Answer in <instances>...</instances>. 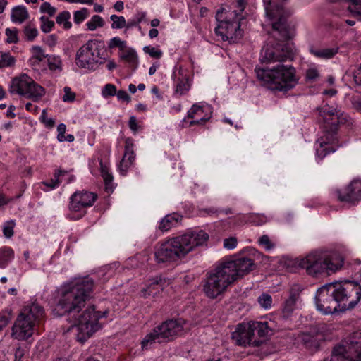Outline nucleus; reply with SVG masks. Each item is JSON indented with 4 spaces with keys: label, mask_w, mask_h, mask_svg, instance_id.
Returning <instances> with one entry per match:
<instances>
[{
    "label": "nucleus",
    "mask_w": 361,
    "mask_h": 361,
    "mask_svg": "<svg viewBox=\"0 0 361 361\" xmlns=\"http://www.w3.org/2000/svg\"><path fill=\"white\" fill-rule=\"evenodd\" d=\"M135 153L133 151H129V152H125V154L123 157V161H127L128 163H129V164H132L135 160Z\"/></svg>",
    "instance_id": "60"
},
{
    "label": "nucleus",
    "mask_w": 361,
    "mask_h": 361,
    "mask_svg": "<svg viewBox=\"0 0 361 361\" xmlns=\"http://www.w3.org/2000/svg\"><path fill=\"white\" fill-rule=\"evenodd\" d=\"M57 41V37L56 35H49L46 40L45 43L50 47H52L56 45Z\"/></svg>",
    "instance_id": "62"
},
{
    "label": "nucleus",
    "mask_w": 361,
    "mask_h": 361,
    "mask_svg": "<svg viewBox=\"0 0 361 361\" xmlns=\"http://www.w3.org/2000/svg\"><path fill=\"white\" fill-rule=\"evenodd\" d=\"M101 176L104 179L105 184V190L107 192H112L113 187V176L109 172V168L104 165L102 160H99Z\"/></svg>",
    "instance_id": "29"
},
{
    "label": "nucleus",
    "mask_w": 361,
    "mask_h": 361,
    "mask_svg": "<svg viewBox=\"0 0 361 361\" xmlns=\"http://www.w3.org/2000/svg\"><path fill=\"white\" fill-rule=\"evenodd\" d=\"M204 109L203 106H200L197 104H193L190 109L188 111V117L190 118H195L199 117L197 120H192L190 122L189 126H194L195 124L202 125L210 118V116H204L203 113Z\"/></svg>",
    "instance_id": "23"
},
{
    "label": "nucleus",
    "mask_w": 361,
    "mask_h": 361,
    "mask_svg": "<svg viewBox=\"0 0 361 361\" xmlns=\"http://www.w3.org/2000/svg\"><path fill=\"white\" fill-rule=\"evenodd\" d=\"M271 334L272 329L267 322H251L247 324H239L231 338L239 346L258 347Z\"/></svg>",
    "instance_id": "5"
},
{
    "label": "nucleus",
    "mask_w": 361,
    "mask_h": 361,
    "mask_svg": "<svg viewBox=\"0 0 361 361\" xmlns=\"http://www.w3.org/2000/svg\"><path fill=\"white\" fill-rule=\"evenodd\" d=\"M219 213H220V209H219L217 208H215L214 207H209V208H204V209H200V214L202 216H205L206 215H208V216L216 215V216H217Z\"/></svg>",
    "instance_id": "52"
},
{
    "label": "nucleus",
    "mask_w": 361,
    "mask_h": 361,
    "mask_svg": "<svg viewBox=\"0 0 361 361\" xmlns=\"http://www.w3.org/2000/svg\"><path fill=\"white\" fill-rule=\"evenodd\" d=\"M342 342H345L348 353L352 355L353 361H361V331L351 334Z\"/></svg>",
    "instance_id": "17"
},
{
    "label": "nucleus",
    "mask_w": 361,
    "mask_h": 361,
    "mask_svg": "<svg viewBox=\"0 0 361 361\" xmlns=\"http://www.w3.org/2000/svg\"><path fill=\"white\" fill-rule=\"evenodd\" d=\"M26 92H28V93L24 94L23 97L30 99L34 102H38L45 94V90L34 80H32V84L29 85Z\"/></svg>",
    "instance_id": "25"
},
{
    "label": "nucleus",
    "mask_w": 361,
    "mask_h": 361,
    "mask_svg": "<svg viewBox=\"0 0 361 361\" xmlns=\"http://www.w3.org/2000/svg\"><path fill=\"white\" fill-rule=\"evenodd\" d=\"M11 312H8L7 314H0V325L2 326V328L5 327L11 320Z\"/></svg>",
    "instance_id": "59"
},
{
    "label": "nucleus",
    "mask_w": 361,
    "mask_h": 361,
    "mask_svg": "<svg viewBox=\"0 0 361 361\" xmlns=\"http://www.w3.org/2000/svg\"><path fill=\"white\" fill-rule=\"evenodd\" d=\"M142 20V17L138 18L137 19H131L128 21L126 24V28L130 29L131 27L137 26Z\"/></svg>",
    "instance_id": "61"
},
{
    "label": "nucleus",
    "mask_w": 361,
    "mask_h": 361,
    "mask_svg": "<svg viewBox=\"0 0 361 361\" xmlns=\"http://www.w3.org/2000/svg\"><path fill=\"white\" fill-rule=\"evenodd\" d=\"M88 10L85 8H82L81 10L76 11L74 13V22L76 24H80L82 23L87 16Z\"/></svg>",
    "instance_id": "44"
},
{
    "label": "nucleus",
    "mask_w": 361,
    "mask_h": 361,
    "mask_svg": "<svg viewBox=\"0 0 361 361\" xmlns=\"http://www.w3.org/2000/svg\"><path fill=\"white\" fill-rule=\"evenodd\" d=\"M23 33L28 41H32L37 36L38 30L35 27L26 25L23 29Z\"/></svg>",
    "instance_id": "41"
},
{
    "label": "nucleus",
    "mask_w": 361,
    "mask_h": 361,
    "mask_svg": "<svg viewBox=\"0 0 361 361\" xmlns=\"http://www.w3.org/2000/svg\"><path fill=\"white\" fill-rule=\"evenodd\" d=\"M122 59L126 61L133 66V69L136 68L138 63V58L136 52L133 49L126 50L121 56Z\"/></svg>",
    "instance_id": "32"
},
{
    "label": "nucleus",
    "mask_w": 361,
    "mask_h": 361,
    "mask_svg": "<svg viewBox=\"0 0 361 361\" xmlns=\"http://www.w3.org/2000/svg\"><path fill=\"white\" fill-rule=\"evenodd\" d=\"M338 199L355 204L361 200V180L354 179L343 190L336 191Z\"/></svg>",
    "instance_id": "14"
},
{
    "label": "nucleus",
    "mask_w": 361,
    "mask_h": 361,
    "mask_svg": "<svg viewBox=\"0 0 361 361\" xmlns=\"http://www.w3.org/2000/svg\"><path fill=\"white\" fill-rule=\"evenodd\" d=\"M155 343H163L162 340L159 338V334L154 329L150 333L147 334L141 342L142 349L144 350L152 348Z\"/></svg>",
    "instance_id": "27"
},
{
    "label": "nucleus",
    "mask_w": 361,
    "mask_h": 361,
    "mask_svg": "<svg viewBox=\"0 0 361 361\" xmlns=\"http://www.w3.org/2000/svg\"><path fill=\"white\" fill-rule=\"evenodd\" d=\"M180 237H188L189 238L190 242L188 244L190 247V252L192 251L195 247L203 245L209 239V235L202 230L186 233L180 235Z\"/></svg>",
    "instance_id": "21"
},
{
    "label": "nucleus",
    "mask_w": 361,
    "mask_h": 361,
    "mask_svg": "<svg viewBox=\"0 0 361 361\" xmlns=\"http://www.w3.org/2000/svg\"><path fill=\"white\" fill-rule=\"evenodd\" d=\"M328 361H353L352 355L345 345V342H341L332 348L331 355L325 357Z\"/></svg>",
    "instance_id": "20"
},
{
    "label": "nucleus",
    "mask_w": 361,
    "mask_h": 361,
    "mask_svg": "<svg viewBox=\"0 0 361 361\" xmlns=\"http://www.w3.org/2000/svg\"><path fill=\"white\" fill-rule=\"evenodd\" d=\"M166 283V280L161 277L157 276L151 279L147 288L144 290L145 296L147 295L155 297L161 290H163Z\"/></svg>",
    "instance_id": "24"
},
{
    "label": "nucleus",
    "mask_w": 361,
    "mask_h": 361,
    "mask_svg": "<svg viewBox=\"0 0 361 361\" xmlns=\"http://www.w3.org/2000/svg\"><path fill=\"white\" fill-rule=\"evenodd\" d=\"M25 318H29L33 324L39 322L44 315V309L37 303H32L30 306L26 307L20 313Z\"/></svg>",
    "instance_id": "22"
},
{
    "label": "nucleus",
    "mask_w": 361,
    "mask_h": 361,
    "mask_svg": "<svg viewBox=\"0 0 361 361\" xmlns=\"http://www.w3.org/2000/svg\"><path fill=\"white\" fill-rule=\"evenodd\" d=\"M13 257V251L10 247L0 250V267L5 268L8 262Z\"/></svg>",
    "instance_id": "31"
},
{
    "label": "nucleus",
    "mask_w": 361,
    "mask_h": 361,
    "mask_svg": "<svg viewBox=\"0 0 361 361\" xmlns=\"http://www.w3.org/2000/svg\"><path fill=\"white\" fill-rule=\"evenodd\" d=\"M102 94L104 97L115 96L116 94V87L113 84H106L104 87Z\"/></svg>",
    "instance_id": "45"
},
{
    "label": "nucleus",
    "mask_w": 361,
    "mask_h": 361,
    "mask_svg": "<svg viewBox=\"0 0 361 361\" xmlns=\"http://www.w3.org/2000/svg\"><path fill=\"white\" fill-rule=\"evenodd\" d=\"M64 95L63 97V100L64 102H73L75 99V94L71 91V88L69 87H64Z\"/></svg>",
    "instance_id": "54"
},
{
    "label": "nucleus",
    "mask_w": 361,
    "mask_h": 361,
    "mask_svg": "<svg viewBox=\"0 0 361 361\" xmlns=\"http://www.w3.org/2000/svg\"><path fill=\"white\" fill-rule=\"evenodd\" d=\"M116 95L119 100L126 102L127 103H129L131 100L130 97L128 95L126 91L123 90H118V92L116 91Z\"/></svg>",
    "instance_id": "57"
},
{
    "label": "nucleus",
    "mask_w": 361,
    "mask_h": 361,
    "mask_svg": "<svg viewBox=\"0 0 361 361\" xmlns=\"http://www.w3.org/2000/svg\"><path fill=\"white\" fill-rule=\"evenodd\" d=\"M232 279L219 263L207 273L202 291L209 299H221L228 287L233 283Z\"/></svg>",
    "instance_id": "6"
},
{
    "label": "nucleus",
    "mask_w": 361,
    "mask_h": 361,
    "mask_svg": "<svg viewBox=\"0 0 361 361\" xmlns=\"http://www.w3.org/2000/svg\"><path fill=\"white\" fill-rule=\"evenodd\" d=\"M318 76V71L314 68H310L306 71L305 78L307 80H314Z\"/></svg>",
    "instance_id": "56"
},
{
    "label": "nucleus",
    "mask_w": 361,
    "mask_h": 361,
    "mask_svg": "<svg viewBox=\"0 0 361 361\" xmlns=\"http://www.w3.org/2000/svg\"><path fill=\"white\" fill-rule=\"evenodd\" d=\"M97 198V194L93 192H75L71 197L69 209L73 212H78L79 214L76 218L80 219L85 214V209L93 205Z\"/></svg>",
    "instance_id": "12"
},
{
    "label": "nucleus",
    "mask_w": 361,
    "mask_h": 361,
    "mask_svg": "<svg viewBox=\"0 0 361 361\" xmlns=\"http://www.w3.org/2000/svg\"><path fill=\"white\" fill-rule=\"evenodd\" d=\"M184 322L179 319H169L156 326L154 329L162 340L163 343H168L183 330Z\"/></svg>",
    "instance_id": "13"
},
{
    "label": "nucleus",
    "mask_w": 361,
    "mask_h": 361,
    "mask_svg": "<svg viewBox=\"0 0 361 361\" xmlns=\"http://www.w3.org/2000/svg\"><path fill=\"white\" fill-rule=\"evenodd\" d=\"M6 35L8 37L6 42L8 44H16L18 42V30L16 28H6L5 31Z\"/></svg>",
    "instance_id": "40"
},
{
    "label": "nucleus",
    "mask_w": 361,
    "mask_h": 361,
    "mask_svg": "<svg viewBox=\"0 0 361 361\" xmlns=\"http://www.w3.org/2000/svg\"><path fill=\"white\" fill-rule=\"evenodd\" d=\"M32 50L34 51L35 55L33 56V59L38 61H42L45 58H49V55L44 54L43 49L39 46H35L32 47Z\"/></svg>",
    "instance_id": "48"
},
{
    "label": "nucleus",
    "mask_w": 361,
    "mask_h": 361,
    "mask_svg": "<svg viewBox=\"0 0 361 361\" xmlns=\"http://www.w3.org/2000/svg\"><path fill=\"white\" fill-rule=\"evenodd\" d=\"M361 299V286L356 281L326 283L317 291L315 304L324 314L343 312L355 307Z\"/></svg>",
    "instance_id": "3"
},
{
    "label": "nucleus",
    "mask_w": 361,
    "mask_h": 361,
    "mask_svg": "<svg viewBox=\"0 0 361 361\" xmlns=\"http://www.w3.org/2000/svg\"><path fill=\"white\" fill-rule=\"evenodd\" d=\"M40 21L42 23L41 30L44 33L51 32L55 25L54 21L49 20V18L44 16L40 18Z\"/></svg>",
    "instance_id": "39"
},
{
    "label": "nucleus",
    "mask_w": 361,
    "mask_h": 361,
    "mask_svg": "<svg viewBox=\"0 0 361 361\" xmlns=\"http://www.w3.org/2000/svg\"><path fill=\"white\" fill-rule=\"evenodd\" d=\"M108 47L109 49L118 47L120 49L123 50L126 47V42L121 40L118 37H114L109 41Z\"/></svg>",
    "instance_id": "42"
},
{
    "label": "nucleus",
    "mask_w": 361,
    "mask_h": 361,
    "mask_svg": "<svg viewBox=\"0 0 361 361\" xmlns=\"http://www.w3.org/2000/svg\"><path fill=\"white\" fill-rule=\"evenodd\" d=\"M301 290L300 286L298 284H295L291 287L289 295L285 300L282 307L281 317L284 320H288L291 317L293 311L296 308L297 302L300 300Z\"/></svg>",
    "instance_id": "16"
},
{
    "label": "nucleus",
    "mask_w": 361,
    "mask_h": 361,
    "mask_svg": "<svg viewBox=\"0 0 361 361\" xmlns=\"http://www.w3.org/2000/svg\"><path fill=\"white\" fill-rule=\"evenodd\" d=\"M237 245V239L235 237L226 238L224 240V246L225 248L232 250Z\"/></svg>",
    "instance_id": "55"
},
{
    "label": "nucleus",
    "mask_w": 361,
    "mask_h": 361,
    "mask_svg": "<svg viewBox=\"0 0 361 361\" xmlns=\"http://www.w3.org/2000/svg\"><path fill=\"white\" fill-rule=\"evenodd\" d=\"M24 356V350L20 347L17 348L14 354V361H21Z\"/></svg>",
    "instance_id": "64"
},
{
    "label": "nucleus",
    "mask_w": 361,
    "mask_h": 361,
    "mask_svg": "<svg viewBox=\"0 0 361 361\" xmlns=\"http://www.w3.org/2000/svg\"><path fill=\"white\" fill-rule=\"evenodd\" d=\"M224 8L217 11L216 20L219 23L215 28V33L222 37L224 41L235 42L243 36V30L240 29V25L237 11H232L226 13V16H224Z\"/></svg>",
    "instance_id": "7"
},
{
    "label": "nucleus",
    "mask_w": 361,
    "mask_h": 361,
    "mask_svg": "<svg viewBox=\"0 0 361 361\" xmlns=\"http://www.w3.org/2000/svg\"><path fill=\"white\" fill-rule=\"evenodd\" d=\"M71 14L68 11H65L60 13L56 17V21L59 25H63V27L66 30H68L71 27L72 24L69 21Z\"/></svg>",
    "instance_id": "33"
},
{
    "label": "nucleus",
    "mask_w": 361,
    "mask_h": 361,
    "mask_svg": "<svg viewBox=\"0 0 361 361\" xmlns=\"http://www.w3.org/2000/svg\"><path fill=\"white\" fill-rule=\"evenodd\" d=\"M104 25V20L98 15L93 16L91 20L87 23V28L91 31L96 30L98 27H103Z\"/></svg>",
    "instance_id": "35"
},
{
    "label": "nucleus",
    "mask_w": 361,
    "mask_h": 361,
    "mask_svg": "<svg viewBox=\"0 0 361 361\" xmlns=\"http://www.w3.org/2000/svg\"><path fill=\"white\" fill-rule=\"evenodd\" d=\"M183 216L178 214L173 213L166 215L160 222L159 228L161 231H166L176 226L179 221L182 219Z\"/></svg>",
    "instance_id": "26"
},
{
    "label": "nucleus",
    "mask_w": 361,
    "mask_h": 361,
    "mask_svg": "<svg viewBox=\"0 0 361 361\" xmlns=\"http://www.w3.org/2000/svg\"><path fill=\"white\" fill-rule=\"evenodd\" d=\"M110 19L113 22L111 24L112 29H121L126 27V21L123 16H118L113 14L110 16Z\"/></svg>",
    "instance_id": "37"
},
{
    "label": "nucleus",
    "mask_w": 361,
    "mask_h": 361,
    "mask_svg": "<svg viewBox=\"0 0 361 361\" xmlns=\"http://www.w3.org/2000/svg\"><path fill=\"white\" fill-rule=\"evenodd\" d=\"M35 324L20 314L12 328V336L19 341H25L33 334Z\"/></svg>",
    "instance_id": "15"
},
{
    "label": "nucleus",
    "mask_w": 361,
    "mask_h": 361,
    "mask_svg": "<svg viewBox=\"0 0 361 361\" xmlns=\"http://www.w3.org/2000/svg\"><path fill=\"white\" fill-rule=\"evenodd\" d=\"M189 89V85L185 80H180L176 85V93L180 95L185 94Z\"/></svg>",
    "instance_id": "50"
},
{
    "label": "nucleus",
    "mask_w": 361,
    "mask_h": 361,
    "mask_svg": "<svg viewBox=\"0 0 361 361\" xmlns=\"http://www.w3.org/2000/svg\"><path fill=\"white\" fill-rule=\"evenodd\" d=\"M32 80H33L26 74L16 77L12 80L9 91L11 94H18L20 96H24V94L28 93L26 90L29 85L32 83Z\"/></svg>",
    "instance_id": "18"
},
{
    "label": "nucleus",
    "mask_w": 361,
    "mask_h": 361,
    "mask_svg": "<svg viewBox=\"0 0 361 361\" xmlns=\"http://www.w3.org/2000/svg\"><path fill=\"white\" fill-rule=\"evenodd\" d=\"M323 336L317 332H305L299 335L300 342L310 350H317L320 346Z\"/></svg>",
    "instance_id": "19"
},
{
    "label": "nucleus",
    "mask_w": 361,
    "mask_h": 361,
    "mask_svg": "<svg viewBox=\"0 0 361 361\" xmlns=\"http://www.w3.org/2000/svg\"><path fill=\"white\" fill-rule=\"evenodd\" d=\"M48 66L50 70L54 71L56 69H61V61L59 57H51L48 58Z\"/></svg>",
    "instance_id": "47"
},
{
    "label": "nucleus",
    "mask_w": 361,
    "mask_h": 361,
    "mask_svg": "<svg viewBox=\"0 0 361 361\" xmlns=\"http://www.w3.org/2000/svg\"><path fill=\"white\" fill-rule=\"evenodd\" d=\"M320 147L317 149V155L322 159L325 157L330 152H335V149L333 147H327V142L324 140L323 137L320 139L319 142Z\"/></svg>",
    "instance_id": "34"
},
{
    "label": "nucleus",
    "mask_w": 361,
    "mask_h": 361,
    "mask_svg": "<svg viewBox=\"0 0 361 361\" xmlns=\"http://www.w3.org/2000/svg\"><path fill=\"white\" fill-rule=\"evenodd\" d=\"M343 257L336 252L327 250H315L301 259L299 266L313 276L320 274L328 275L341 269L343 265Z\"/></svg>",
    "instance_id": "4"
},
{
    "label": "nucleus",
    "mask_w": 361,
    "mask_h": 361,
    "mask_svg": "<svg viewBox=\"0 0 361 361\" xmlns=\"http://www.w3.org/2000/svg\"><path fill=\"white\" fill-rule=\"evenodd\" d=\"M101 42L98 40H89L77 51L75 63L80 68L95 70L100 61Z\"/></svg>",
    "instance_id": "9"
},
{
    "label": "nucleus",
    "mask_w": 361,
    "mask_h": 361,
    "mask_svg": "<svg viewBox=\"0 0 361 361\" xmlns=\"http://www.w3.org/2000/svg\"><path fill=\"white\" fill-rule=\"evenodd\" d=\"M259 244L264 247L266 250H271L274 247V244L271 242L267 235H263L259 238Z\"/></svg>",
    "instance_id": "46"
},
{
    "label": "nucleus",
    "mask_w": 361,
    "mask_h": 361,
    "mask_svg": "<svg viewBox=\"0 0 361 361\" xmlns=\"http://www.w3.org/2000/svg\"><path fill=\"white\" fill-rule=\"evenodd\" d=\"M338 51V47L317 49L311 47L310 49V53L314 56L320 59H329L333 58Z\"/></svg>",
    "instance_id": "28"
},
{
    "label": "nucleus",
    "mask_w": 361,
    "mask_h": 361,
    "mask_svg": "<svg viewBox=\"0 0 361 361\" xmlns=\"http://www.w3.org/2000/svg\"><path fill=\"white\" fill-rule=\"evenodd\" d=\"M66 173L65 171H59L58 172H56L54 173V179H51L50 181L49 182H44V184L50 188L51 189H54L56 187H57L59 183H60V180H59V176L62 174H64Z\"/></svg>",
    "instance_id": "43"
},
{
    "label": "nucleus",
    "mask_w": 361,
    "mask_h": 361,
    "mask_svg": "<svg viewBox=\"0 0 361 361\" xmlns=\"http://www.w3.org/2000/svg\"><path fill=\"white\" fill-rule=\"evenodd\" d=\"M13 222L11 221L4 227V235L6 238H11L13 235Z\"/></svg>",
    "instance_id": "58"
},
{
    "label": "nucleus",
    "mask_w": 361,
    "mask_h": 361,
    "mask_svg": "<svg viewBox=\"0 0 361 361\" xmlns=\"http://www.w3.org/2000/svg\"><path fill=\"white\" fill-rule=\"evenodd\" d=\"M263 3L267 16L276 21L272 23L273 39L262 47L260 53L261 63L268 66L256 67L255 71L257 79L268 89L287 92L298 82L295 68L283 63L294 57L292 45L288 42L291 38L287 23L289 14L281 0H263Z\"/></svg>",
    "instance_id": "1"
},
{
    "label": "nucleus",
    "mask_w": 361,
    "mask_h": 361,
    "mask_svg": "<svg viewBox=\"0 0 361 361\" xmlns=\"http://www.w3.org/2000/svg\"><path fill=\"white\" fill-rule=\"evenodd\" d=\"M15 61V58L9 53H2L0 56V69L5 67L13 66Z\"/></svg>",
    "instance_id": "36"
},
{
    "label": "nucleus",
    "mask_w": 361,
    "mask_h": 361,
    "mask_svg": "<svg viewBox=\"0 0 361 361\" xmlns=\"http://www.w3.org/2000/svg\"><path fill=\"white\" fill-rule=\"evenodd\" d=\"M93 286L92 279L78 278L63 283L58 290L57 307L68 315L71 327L75 330L76 339L81 343L100 328L98 320L107 314L106 312H96L94 306L82 310L90 298Z\"/></svg>",
    "instance_id": "2"
},
{
    "label": "nucleus",
    "mask_w": 361,
    "mask_h": 361,
    "mask_svg": "<svg viewBox=\"0 0 361 361\" xmlns=\"http://www.w3.org/2000/svg\"><path fill=\"white\" fill-rule=\"evenodd\" d=\"M40 11L42 13H47L49 16H53L55 14L56 9L51 6L49 2H44L40 6Z\"/></svg>",
    "instance_id": "51"
},
{
    "label": "nucleus",
    "mask_w": 361,
    "mask_h": 361,
    "mask_svg": "<svg viewBox=\"0 0 361 361\" xmlns=\"http://www.w3.org/2000/svg\"><path fill=\"white\" fill-rule=\"evenodd\" d=\"M41 121L46 125V126L49 128H51L55 125V121L52 118H47V111L44 109L42 112V115L40 117Z\"/></svg>",
    "instance_id": "53"
},
{
    "label": "nucleus",
    "mask_w": 361,
    "mask_h": 361,
    "mask_svg": "<svg viewBox=\"0 0 361 361\" xmlns=\"http://www.w3.org/2000/svg\"><path fill=\"white\" fill-rule=\"evenodd\" d=\"M29 17L27 10L25 6H18L12 9L11 19L13 23H22Z\"/></svg>",
    "instance_id": "30"
},
{
    "label": "nucleus",
    "mask_w": 361,
    "mask_h": 361,
    "mask_svg": "<svg viewBox=\"0 0 361 361\" xmlns=\"http://www.w3.org/2000/svg\"><path fill=\"white\" fill-rule=\"evenodd\" d=\"M143 50L145 53L149 54L152 57L155 59H159L162 56L161 51L158 50L155 47L151 46L145 47Z\"/></svg>",
    "instance_id": "49"
},
{
    "label": "nucleus",
    "mask_w": 361,
    "mask_h": 361,
    "mask_svg": "<svg viewBox=\"0 0 361 361\" xmlns=\"http://www.w3.org/2000/svg\"><path fill=\"white\" fill-rule=\"evenodd\" d=\"M319 117L322 120L324 130L333 137L338 129L340 124L345 123L347 121L346 115L336 108L325 104L322 107L317 108Z\"/></svg>",
    "instance_id": "10"
},
{
    "label": "nucleus",
    "mask_w": 361,
    "mask_h": 361,
    "mask_svg": "<svg viewBox=\"0 0 361 361\" xmlns=\"http://www.w3.org/2000/svg\"><path fill=\"white\" fill-rule=\"evenodd\" d=\"M223 268L232 277L233 283L255 269V264L249 257H242L233 260L221 262Z\"/></svg>",
    "instance_id": "11"
},
{
    "label": "nucleus",
    "mask_w": 361,
    "mask_h": 361,
    "mask_svg": "<svg viewBox=\"0 0 361 361\" xmlns=\"http://www.w3.org/2000/svg\"><path fill=\"white\" fill-rule=\"evenodd\" d=\"M257 301L260 306L264 309H270L272 305V298L269 294L262 293L257 298Z\"/></svg>",
    "instance_id": "38"
},
{
    "label": "nucleus",
    "mask_w": 361,
    "mask_h": 361,
    "mask_svg": "<svg viewBox=\"0 0 361 361\" xmlns=\"http://www.w3.org/2000/svg\"><path fill=\"white\" fill-rule=\"evenodd\" d=\"M130 165L127 161H123L122 159L118 166L121 173L125 175Z\"/></svg>",
    "instance_id": "63"
},
{
    "label": "nucleus",
    "mask_w": 361,
    "mask_h": 361,
    "mask_svg": "<svg viewBox=\"0 0 361 361\" xmlns=\"http://www.w3.org/2000/svg\"><path fill=\"white\" fill-rule=\"evenodd\" d=\"M189 238L180 237L171 238L162 243L154 253L157 263L176 261L190 252Z\"/></svg>",
    "instance_id": "8"
}]
</instances>
